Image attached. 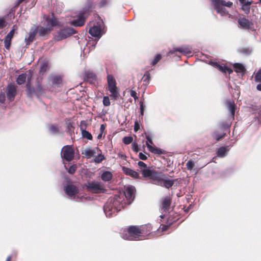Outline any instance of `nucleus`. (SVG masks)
I'll list each match as a JSON object with an SVG mask.
<instances>
[{
    "mask_svg": "<svg viewBox=\"0 0 261 261\" xmlns=\"http://www.w3.org/2000/svg\"><path fill=\"white\" fill-rule=\"evenodd\" d=\"M234 71L237 73H240L242 75L245 72V68L243 65L239 63H236L233 65Z\"/></svg>",
    "mask_w": 261,
    "mask_h": 261,
    "instance_id": "393cba45",
    "label": "nucleus"
},
{
    "mask_svg": "<svg viewBox=\"0 0 261 261\" xmlns=\"http://www.w3.org/2000/svg\"><path fill=\"white\" fill-rule=\"evenodd\" d=\"M107 82L108 85V89L111 93L110 96L114 100L116 99L119 95V92L116 86V82L114 77L109 74L107 75Z\"/></svg>",
    "mask_w": 261,
    "mask_h": 261,
    "instance_id": "39448f33",
    "label": "nucleus"
},
{
    "mask_svg": "<svg viewBox=\"0 0 261 261\" xmlns=\"http://www.w3.org/2000/svg\"><path fill=\"white\" fill-rule=\"evenodd\" d=\"M11 256H9L7 257L6 261H10V260H11Z\"/></svg>",
    "mask_w": 261,
    "mask_h": 261,
    "instance_id": "680f3d73",
    "label": "nucleus"
},
{
    "mask_svg": "<svg viewBox=\"0 0 261 261\" xmlns=\"http://www.w3.org/2000/svg\"><path fill=\"white\" fill-rule=\"evenodd\" d=\"M142 230L139 227L132 226L124 229L121 232V237L128 240H142Z\"/></svg>",
    "mask_w": 261,
    "mask_h": 261,
    "instance_id": "f03ea898",
    "label": "nucleus"
},
{
    "mask_svg": "<svg viewBox=\"0 0 261 261\" xmlns=\"http://www.w3.org/2000/svg\"><path fill=\"white\" fill-rule=\"evenodd\" d=\"M211 64L222 72L226 73V72H228L229 74H230L232 72V70L227 67L225 65H219L217 63L215 62H212Z\"/></svg>",
    "mask_w": 261,
    "mask_h": 261,
    "instance_id": "412c9836",
    "label": "nucleus"
},
{
    "mask_svg": "<svg viewBox=\"0 0 261 261\" xmlns=\"http://www.w3.org/2000/svg\"><path fill=\"white\" fill-rule=\"evenodd\" d=\"M133 141V137L130 136L124 137L123 138V142L125 144H129Z\"/></svg>",
    "mask_w": 261,
    "mask_h": 261,
    "instance_id": "f704fd0d",
    "label": "nucleus"
},
{
    "mask_svg": "<svg viewBox=\"0 0 261 261\" xmlns=\"http://www.w3.org/2000/svg\"><path fill=\"white\" fill-rule=\"evenodd\" d=\"M251 3V1H246L245 3L242 5V9L246 13H248L249 12L250 6Z\"/></svg>",
    "mask_w": 261,
    "mask_h": 261,
    "instance_id": "7c9ffc66",
    "label": "nucleus"
},
{
    "mask_svg": "<svg viewBox=\"0 0 261 261\" xmlns=\"http://www.w3.org/2000/svg\"><path fill=\"white\" fill-rule=\"evenodd\" d=\"M130 95L132 97H133L135 100H136V99H138V96L137 95V93L135 91L133 90H130Z\"/></svg>",
    "mask_w": 261,
    "mask_h": 261,
    "instance_id": "a18cd8bd",
    "label": "nucleus"
},
{
    "mask_svg": "<svg viewBox=\"0 0 261 261\" xmlns=\"http://www.w3.org/2000/svg\"><path fill=\"white\" fill-rule=\"evenodd\" d=\"M259 2L261 3V0H259Z\"/></svg>",
    "mask_w": 261,
    "mask_h": 261,
    "instance_id": "338daca9",
    "label": "nucleus"
},
{
    "mask_svg": "<svg viewBox=\"0 0 261 261\" xmlns=\"http://www.w3.org/2000/svg\"><path fill=\"white\" fill-rule=\"evenodd\" d=\"M107 3V0H102L101 1V3H100V6H103L105 5Z\"/></svg>",
    "mask_w": 261,
    "mask_h": 261,
    "instance_id": "4d7b16f0",
    "label": "nucleus"
},
{
    "mask_svg": "<svg viewBox=\"0 0 261 261\" xmlns=\"http://www.w3.org/2000/svg\"><path fill=\"white\" fill-rule=\"evenodd\" d=\"M27 75L25 73H22L18 76L16 82L18 85H21L25 83Z\"/></svg>",
    "mask_w": 261,
    "mask_h": 261,
    "instance_id": "cd10ccee",
    "label": "nucleus"
},
{
    "mask_svg": "<svg viewBox=\"0 0 261 261\" xmlns=\"http://www.w3.org/2000/svg\"><path fill=\"white\" fill-rule=\"evenodd\" d=\"M171 204V199L169 197H166L162 202V210L164 212L167 211Z\"/></svg>",
    "mask_w": 261,
    "mask_h": 261,
    "instance_id": "b1692460",
    "label": "nucleus"
},
{
    "mask_svg": "<svg viewBox=\"0 0 261 261\" xmlns=\"http://www.w3.org/2000/svg\"><path fill=\"white\" fill-rule=\"evenodd\" d=\"M240 3L241 4V5H243L244 4V3H245V2H246V0H239Z\"/></svg>",
    "mask_w": 261,
    "mask_h": 261,
    "instance_id": "bf43d9fd",
    "label": "nucleus"
},
{
    "mask_svg": "<svg viewBox=\"0 0 261 261\" xmlns=\"http://www.w3.org/2000/svg\"><path fill=\"white\" fill-rule=\"evenodd\" d=\"M48 69V66L46 63H43L40 69V73H44Z\"/></svg>",
    "mask_w": 261,
    "mask_h": 261,
    "instance_id": "e433bc0d",
    "label": "nucleus"
},
{
    "mask_svg": "<svg viewBox=\"0 0 261 261\" xmlns=\"http://www.w3.org/2000/svg\"><path fill=\"white\" fill-rule=\"evenodd\" d=\"M5 25L4 19L0 18V28H3Z\"/></svg>",
    "mask_w": 261,
    "mask_h": 261,
    "instance_id": "864d4df0",
    "label": "nucleus"
},
{
    "mask_svg": "<svg viewBox=\"0 0 261 261\" xmlns=\"http://www.w3.org/2000/svg\"><path fill=\"white\" fill-rule=\"evenodd\" d=\"M256 88L258 90L261 91V84L257 85Z\"/></svg>",
    "mask_w": 261,
    "mask_h": 261,
    "instance_id": "13d9d810",
    "label": "nucleus"
},
{
    "mask_svg": "<svg viewBox=\"0 0 261 261\" xmlns=\"http://www.w3.org/2000/svg\"><path fill=\"white\" fill-rule=\"evenodd\" d=\"M161 59V56L160 55H158L155 56L154 60H156L157 62H159Z\"/></svg>",
    "mask_w": 261,
    "mask_h": 261,
    "instance_id": "5fc2aeb1",
    "label": "nucleus"
},
{
    "mask_svg": "<svg viewBox=\"0 0 261 261\" xmlns=\"http://www.w3.org/2000/svg\"><path fill=\"white\" fill-rule=\"evenodd\" d=\"M122 169L123 172L127 175H129L135 178H138L139 177V173L130 168L126 167H122Z\"/></svg>",
    "mask_w": 261,
    "mask_h": 261,
    "instance_id": "aec40b11",
    "label": "nucleus"
},
{
    "mask_svg": "<svg viewBox=\"0 0 261 261\" xmlns=\"http://www.w3.org/2000/svg\"><path fill=\"white\" fill-rule=\"evenodd\" d=\"M101 136H102V133L98 135L97 138L98 139H99L101 137Z\"/></svg>",
    "mask_w": 261,
    "mask_h": 261,
    "instance_id": "e2e57ef3",
    "label": "nucleus"
},
{
    "mask_svg": "<svg viewBox=\"0 0 261 261\" xmlns=\"http://www.w3.org/2000/svg\"><path fill=\"white\" fill-rule=\"evenodd\" d=\"M99 152V149L98 147H88L84 149L82 152V154L88 159L94 157L97 153Z\"/></svg>",
    "mask_w": 261,
    "mask_h": 261,
    "instance_id": "dca6fc26",
    "label": "nucleus"
},
{
    "mask_svg": "<svg viewBox=\"0 0 261 261\" xmlns=\"http://www.w3.org/2000/svg\"><path fill=\"white\" fill-rule=\"evenodd\" d=\"M118 156L119 158L122 159H125L126 158V156L122 152H119L118 153Z\"/></svg>",
    "mask_w": 261,
    "mask_h": 261,
    "instance_id": "3c124183",
    "label": "nucleus"
},
{
    "mask_svg": "<svg viewBox=\"0 0 261 261\" xmlns=\"http://www.w3.org/2000/svg\"><path fill=\"white\" fill-rule=\"evenodd\" d=\"M139 156L140 159L142 160H145L147 159L146 155H145L144 154H143L142 152H140L139 153Z\"/></svg>",
    "mask_w": 261,
    "mask_h": 261,
    "instance_id": "603ef678",
    "label": "nucleus"
},
{
    "mask_svg": "<svg viewBox=\"0 0 261 261\" xmlns=\"http://www.w3.org/2000/svg\"><path fill=\"white\" fill-rule=\"evenodd\" d=\"M138 166H139V167L140 168V171L141 170V169L147 168L146 164H145L144 162H143L142 161L138 162Z\"/></svg>",
    "mask_w": 261,
    "mask_h": 261,
    "instance_id": "37998d69",
    "label": "nucleus"
},
{
    "mask_svg": "<svg viewBox=\"0 0 261 261\" xmlns=\"http://www.w3.org/2000/svg\"><path fill=\"white\" fill-rule=\"evenodd\" d=\"M158 62H157L156 60H155L154 59V60L152 61V65H154L155 64H156Z\"/></svg>",
    "mask_w": 261,
    "mask_h": 261,
    "instance_id": "052dcab7",
    "label": "nucleus"
},
{
    "mask_svg": "<svg viewBox=\"0 0 261 261\" xmlns=\"http://www.w3.org/2000/svg\"><path fill=\"white\" fill-rule=\"evenodd\" d=\"M100 129L101 132H102L104 130V129H105V125L104 124H101L100 125Z\"/></svg>",
    "mask_w": 261,
    "mask_h": 261,
    "instance_id": "6e6d98bb",
    "label": "nucleus"
},
{
    "mask_svg": "<svg viewBox=\"0 0 261 261\" xmlns=\"http://www.w3.org/2000/svg\"><path fill=\"white\" fill-rule=\"evenodd\" d=\"M240 27L245 30L253 29V23L245 17H240L238 20Z\"/></svg>",
    "mask_w": 261,
    "mask_h": 261,
    "instance_id": "2eb2a0df",
    "label": "nucleus"
},
{
    "mask_svg": "<svg viewBox=\"0 0 261 261\" xmlns=\"http://www.w3.org/2000/svg\"><path fill=\"white\" fill-rule=\"evenodd\" d=\"M77 169V166L76 165H71L67 170V171L70 174H73Z\"/></svg>",
    "mask_w": 261,
    "mask_h": 261,
    "instance_id": "c9c22d12",
    "label": "nucleus"
},
{
    "mask_svg": "<svg viewBox=\"0 0 261 261\" xmlns=\"http://www.w3.org/2000/svg\"><path fill=\"white\" fill-rule=\"evenodd\" d=\"M186 166L188 170H191L194 166V162L192 161V160L188 161L186 164Z\"/></svg>",
    "mask_w": 261,
    "mask_h": 261,
    "instance_id": "4c0bfd02",
    "label": "nucleus"
},
{
    "mask_svg": "<svg viewBox=\"0 0 261 261\" xmlns=\"http://www.w3.org/2000/svg\"><path fill=\"white\" fill-rule=\"evenodd\" d=\"M140 128V124L138 121H135L134 124V131L137 132Z\"/></svg>",
    "mask_w": 261,
    "mask_h": 261,
    "instance_id": "de8ad7c7",
    "label": "nucleus"
},
{
    "mask_svg": "<svg viewBox=\"0 0 261 261\" xmlns=\"http://www.w3.org/2000/svg\"><path fill=\"white\" fill-rule=\"evenodd\" d=\"M102 22L99 20L97 22L96 24H94L93 27L90 28L89 33L92 36L99 39L103 34L102 31Z\"/></svg>",
    "mask_w": 261,
    "mask_h": 261,
    "instance_id": "6e6552de",
    "label": "nucleus"
},
{
    "mask_svg": "<svg viewBox=\"0 0 261 261\" xmlns=\"http://www.w3.org/2000/svg\"><path fill=\"white\" fill-rule=\"evenodd\" d=\"M102 102L105 106H109L110 105V101L108 96H104Z\"/></svg>",
    "mask_w": 261,
    "mask_h": 261,
    "instance_id": "58836bf2",
    "label": "nucleus"
},
{
    "mask_svg": "<svg viewBox=\"0 0 261 261\" xmlns=\"http://www.w3.org/2000/svg\"><path fill=\"white\" fill-rule=\"evenodd\" d=\"M62 83V79L60 77L55 76L53 78V84L59 85Z\"/></svg>",
    "mask_w": 261,
    "mask_h": 261,
    "instance_id": "473e14b6",
    "label": "nucleus"
},
{
    "mask_svg": "<svg viewBox=\"0 0 261 261\" xmlns=\"http://www.w3.org/2000/svg\"><path fill=\"white\" fill-rule=\"evenodd\" d=\"M31 77V76H30V77H28V83L26 85V87H27L26 91H27V93L29 96H31L32 94H33L35 92L34 89L31 87V84L30 83V80Z\"/></svg>",
    "mask_w": 261,
    "mask_h": 261,
    "instance_id": "bb28decb",
    "label": "nucleus"
},
{
    "mask_svg": "<svg viewBox=\"0 0 261 261\" xmlns=\"http://www.w3.org/2000/svg\"><path fill=\"white\" fill-rule=\"evenodd\" d=\"M87 189L95 193L103 192L104 191V187L101 182L92 181L88 182L87 185Z\"/></svg>",
    "mask_w": 261,
    "mask_h": 261,
    "instance_id": "9d476101",
    "label": "nucleus"
},
{
    "mask_svg": "<svg viewBox=\"0 0 261 261\" xmlns=\"http://www.w3.org/2000/svg\"><path fill=\"white\" fill-rule=\"evenodd\" d=\"M5 100V95L4 93L0 94V102L4 103Z\"/></svg>",
    "mask_w": 261,
    "mask_h": 261,
    "instance_id": "8fccbe9b",
    "label": "nucleus"
},
{
    "mask_svg": "<svg viewBox=\"0 0 261 261\" xmlns=\"http://www.w3.org/2000/svg\"><path fill=\"white\" fill-rule=\"evenodd\" d=\"M224 136V134L218 135L216 132L214 133V137L217 140H219L221 139Z\"/></svg>",
    "mask_w": 261,
    "mask_h": 261,
    "instance_id": "c03bdc74",
    "label": "nucleus"
},
{
    "mask_svg": "<svg viewBox=\"0 0 261 261\" xmlns=\"http://www.w3.org/2000/svg\"><path fill=\"white\" fill-rule=\"evenodd\" d=\"M211 2L214 6L217 12L222 16L226 15L228 13L224 7L230 8L233 5L231 2H226L223 0H211Z\"/></svg>",
    "mask_w": 261,
    "mask_h": 261,
    "instance_id": "20e7f679",
    "label": "nucleus"
},
{
    "mask_svg": "<svg viewBox=\"0 0 261 261\" xmlns=\"http://www.w3.org/2000/svg\"><path fill=\"white\" fill-rule=\"evenodd\" d=\"M49 130L53 134H56L58 132V128L56 125H52L49 127Z\"/></svg>",
    "mask_w": 261,
    "mask_h": 261,
    "instance_id": "79ce46f5",
    "label": "nucleus"
},
{
    "mask_svg": "<svg viewBox=\"0 0 261 261\" xmlns=\"http://www.w3.org/2000/svg\"><path fill=\"white\" fill-rule=\"evenodd\" d=\"M146 142V145L148 149V150L152 153L156 154H161L163 153L162 150L160 148H157L154 146H152L153 144V141L152 140V138L149 135L145 134Z\"/></svg>",
    "mask_w": 261,
    "mask_h": 261,
    "instance_id": "f8f14e48",
    "label": "nucleus"
},
{
    "mask_svg": "<svg viewBox=\"0 0 261 261\" xmlns=\"http://www.w3.org/2000/svg\"><path fill=\"white\" fill-rule=\"evenodd\" d=\"M61 157L67 162L72 161L74 156V150L70 145L64 146L61 150Z\"/></svg>",
    "mask_w": 261,
    "mask_h": 261,
    "instance_id": "0eeeda50",
    "label": "nucleus"
},
{
    "mask_svg": "<svg viewBox=\"0 0 261 261\" xmlns=\"http://www.w3.org/2000/svg\"><path fill=\"white\" fill-rule=\"evenodd\" d=\"M144 108H145V106L143 105V102H140V111H141V115L142 116H143V114H144Z\"/></svg>",
    "mask_w": 261,
    "mask_h": 261,
    "instance_id": "09e8293b",
    "label": "nucleus"
},
{
    "mask_svg": "<svg viewBox=\"0 0 261 261\" xmlns=\"http://www.w3.org/2000/svg\"><path fill=\"white\" fill-rule=\"evenodd\" d=\"M46 25L45 27H40L38 30L39 34L41 36L49 33L54 27L58 25V21L54 15L51 16H47L46 18Z\"/></svg>",
    "mask_w": 261,
    "mask_h": 261,
    "instance_id": "7ed1b4c3",
    "label": "nucleus"
},
{
    "mask_svg": "<svg viewBox=\"0 0 261 261\" xmlns=\"http://www.w3.org/2000/svg\"><path fill=\"white\" fill-rule=\"evenodd\" d=\"M226 105L228 109L230 112L232 116H233L234 115V104L233 102H231V101H227L226 102Z\"/></svg>",
    "mask_w": 261,
    "mask_h": 261,
    "instance_id": "c85d7f7f",
    "label": "nucleus"
},
{
    "mask_svg": "<svg viewBox=\"0 0 261 261\" xmlns=\"http://www.w3.org/2000/svg\"><path fill=\"white\" fill-rule=\"evenodd\" d=\"M229 151V147H221L218 149L217 152V156L220 158H223L226 155L228 151Z\"/></svg>",
    "mask_w": 261,
    "mask_h": 261,
    "instance_id": "5701e85b",
    "label": "nucleus"
},
{
    "mask_svg": "<svg viewBox=\"0 0 261 261\" xmlns=\"http://www.w3.org/2000/svg\"><path fill=\"white\" fill-rule=\"evenodd\" d=\"M255 80L256 82H261V69L257 72L255 76Z\"/></svg>",
    "mask_w": 261,
    "mask_h": 261,
    "instance_id": "ea45409f",
    "label": "nucleus"
},
{
    "mask_svg": "<svg viewBox=\"0 0 261 261\" xmlns=\"http://www.w3.org/2000/svg\"><path fill=\"white\" fill-rule=\"evenodd\" d=\"M75 31L71 28L61 30L55 36V40L60 41L64 39L75 33Z\"/></svg>",
    "mask_w": 261,
    "mask_h": 261,
    "instance_id": "1a4fd4ad",
    "label": "nucleus"
},
{
    "mask_svg": "<svg viewBox=\"0 0 261 261\" xmlns=\"http://www.w3.org/2000/svg\"><path fill=\"white\" fill-rule=\"evenodd\" d=\"M16 29H17V27L15 25H14L13 27V29L7 34V36L12 38L14 36V33H15V30H16Z\"/></svg>",
    "mask_w": 261,
    "mask_h": 261,
    "instance_id": "a19ab883",
    "label": "nucleus"
},
{
    "mask_svg": "<svg viewBox=\"0 0 261 261\" xmlns=\"http://www.w3.org/2000/svg\"><path fill=\"white\" fill-rule=\"evenodd\" d=\"M166 226H163V227H162V230H165L166 229Z\"/></svg>",
    "mask_w": 261,
    "mask_h": 261,
    "instance_id": "0e129e2a",
    "label": "nucleus"
},
{
    "mask_svg": "<svg viewBox=\"0 0 261 261\" xmlns=\"http://www.w3.org/2000/svg\"><path fill=\"white\" fill-rule=\"evenodd\" d=\"M192 48L189 46H182L180 47L175 48L172 50L168 52V55L172 54L174 51H179L184 54H189L191 53Z\"/></svg>",
    "mask_w": 261,
    "mask_h": 261,
    "instance_id": "6ab92c4d",
    "label": "nucleus"
},
{
    "mask_svg": "<svg viewBox=\"0 0 261 261\" xmlns=\"http://www.w3.org/2000/svg\"><path fill=\"white\" fill-rule=\"evenodd\" d=\"M160 175L162 176V179H157L155 181V185H157L160 186H164L166 188H169L171 187L174 184V180L170 179H166L165 174L160 173Z\"/></svg>",
    "mask_w": 261,
    "mask_h": 261,
    "instance_id": "9b49d317",
    "label": "nucleus"
},
{
    "mask_svg": "<svg viewBox=\"0 0 261 261\" xmlns=\"http://www.w3.org/2000/svg\"><path fill=\"white\" fill-rule=\"evenodd\" d=\"M229 125H226V126H224L223 127H225V128H228V127H229Z\"/></svg>",
    "mask_w": 261,
    "mask_h": 261,
    "instance_id": "69168bd1",
    "label": "nucleus"
},
{
    "mask_svg": "<svg viewBox=\"0 0 261 261\" xmlns=\"http://www.w3.org/2000/svg\"><path fill=\"white\" fill-rule=\"evenodd\" d=\"M141 172L144 177L151 179L154 184L157 179H162V176L160 175V173L155 172L148 167L141 169Z\"/></svg>",
    "mask_w": 261,
    "mask_h": 261,
    "instance_id": "423d86ee",
    "label": "nucleus"
},
{
    "mask_svg": "<svg viewBox=\"0 0 261 261\" xmlns=\"http://www.w3.org/2000/svg\"><path fill=\"white\" fill-rule=\"evenodd\" d=\"M132 149L135 152H138L139 151L138 144L136 143H133L132 144Z\"/></svg>",
    "mask_w": 261,
    "mask_h": 261,
    "instance_id": "49530a36",
    "label": "nucleus"
},
{
    "mask_svg": "<svg viewBox=\"0 0 261 261\" xmlns=\"http://www.w3.org/2000/svg\"><path fill=\"white\" fill-rule=\"evenodd\" d=\"M101 178L104 181H109L112 178V174L109 171H105L102 173Z\"/></svg>",
    "mask_w": 261,
    "mask_h": 261,
    "instance_id": "a878e982",
    "label": "nucleus"
},
{
    "mask_svg": "<svg viewBox=\"0 0 261 261\" xmlns=\"http://www.w3.org/2000/svg\"><path fill=\"white\" fill-rule=\"evenodd\" d=\"M135 188L134 187L130 186H128L124 192L125 197L126 198L128 202H132L135 197Z\"/></svg>",
    "mask_w": 261,
    "mask_h": 261,
    "instance_id": "f3484780",
    "label": "nucleus"
},
{
    "mask_svg": "<svg viewBox=\"0 0 261 261\" xmlns=\"http://www.w3.org/2000/svg\"><path fill=\"white\" fill-rule=\"evenodd\" d=\"M77 16V19L71 21L70 23L76 27L82 26L84 24L85 19L87 16V13L86 11L80 12Z\"/></svg>",
    "mask_w": 261,
    "mask_h": 261,
    "instance_id": "4468645a",
    "label": "nucleus"
},
{
    "mask_svg": "<svg viewBox=\"0 0 261 261\" xmlns=\"http://www.w3.org/2000/svg\"><path fill=\"white\" fill-rule=\"evenodd\" d=\"M121 201V198L118 196H115L113 198L109 199L103 207L107 217H110L120 210L122 206Z\"/></svg>",
    "mask_w": 261,
    "mask_h": 261,
    "instance_id": "f257e3e1",
    "label": "nucleus"
},
{
    "mask_svg": "<svg viewBox=\"0 0 261 261\" xmlns=\"http://www.w3.org/2000/svg\"><path fill=\"white\" fill-rule=\"evenodd\" d=\"M82 136L84 138H87L88 140H92V135L88 131L84 130L82 131Z\"/></svg>",
    "mask_w": 261,
    "mask_h": 261,
    "instance_id": "72a5a7b5",
    "label": "nucleus"
},
{
    "mask_svg": "<svg viewBox=\"0 0 261 261\" xmlns=\"http://www.w3.org/2000/svg\"><path fill=\"white\" fill-rule=\"evenodd\" d=\"M6 94L7 98L10 101L13 100L16 94V87L11 84L9 85L7 88Z\"/></svg>",
    "mask_w": 261,
    "mask_h": 261,
    "instance_id": "a211bd4d",
    "label": "nucleus"
},
{
    "mask_svg": "<svg viewBox=\"0 0 261 261\" xmlns=\"http://www.w3.org/2000/svg\"><path fill=\"white\" fill-rule=\"evenodd\" d=\"M64 191L65 193L71 199L77 201V198H76V194L78 192L77 188L73 185H67L64 187Z\"/></svg>",
    "mask_w": 261,
    "mask_h": 261,
    "instance_id": "ddd939ff",
    "label": "nucleus"
},
{
    "mask_svg": "<svg viewBox=\"0 0 261 261\" xmlns=\"http://www.w3.org/2000/svg\"><path fill=\"white\" fill-rule=\"evenodd\" d=\"M94 162L96 163H100L103 159L104 156L102 154L101 151L99 149V152L97 153L96 155L94 156Z\"/></svg>",
    "mask_w": 261,
    "mask_h": 261,
    "instance_id": "c756f323",
    "label": "nucleus"
},
{
    "mask_svg": "<svg viewBox=\"0 0 261 261\" xmlns=\"http://www.w3.org/2000/svg\"><path fill=\"white\" fill-rule=\"evenodd\" d=\"M37 31L36 28L31 29L29 36L25 38V41L27 45H29L30 43L33 41L37 33Z\"/></svg>",
    "mask_w": 261,
    "mask_h": 261,
    "instance_id": "4be33fe9",
    "label": "nucleus"
},
{
    "mask_svg": "<svg viewBox=\"0 0 261 261\" xmlns=\"http://www.w3.org/2000/svg\"><path fill=\"white\" fill-rule=\"evenodd\" d=\"M12 38L6 36L5 40V47L6 49H9L11 45Z\"/></svg>",
    "mask_w": 261,
    "mask_h": 261,
    "instance_id": "2f4dec72",
    "label": "nucleus"
}]
</instances>
